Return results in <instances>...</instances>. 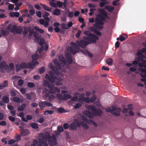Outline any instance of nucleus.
Here are the masks:
<instances>
[{
    "mask_svg": "<svg viewBox=\"0 0 146 146\" xmlns=\"http://www.w3.org/2000/svg\"><path fill=\"white\" fill-rule=\"evenodd\" d=\"M59 62L56 59L53 60V62L55 65V67H53L52 69L54 72L57 75L60 74V70H61L62 72H65L66 70L65 66L66 62L63 55L60 54L58 56Z\"/></svg>",
    "mask_w": 146,
    "mask_h": 146,
    "instance_id": "f257e3e1",
    "label": "nucleus"
},
{
    "mask_svg": "<svg viewBox=\"0 0 146 146\" xmlns=\"http://www.w3.org/2000/svg\"><path fill=\"white\" fill-rule=\"evenodd\" d=\"M105 21V18L100 14H97L95 19L96 23L94 24V26L100 30H102L103 28L102 26L104 25L103 21Z\"/></svg>",
    "mask_w": 146,
    "mask_h": 146,
    "instance_id": "f03ea898",
    "label": "nucleus"
},
{
    "mask_svg": "<svg viewBox=\"0 0 146 146\" xmlns=\"http://www.w3.org/2000/svg\"><path fill=\"white\" fill-rule=\"evenodd\" d=\"M42 137L46 141L47 140L48 141V143L50 146H54L56 145V139L54 135L52 136H50V134L48 133L47 134L45 133V135L42 134Z\"/></svg>",
    "mask_w": 146,
    "mask_h": 146,
    "instance_id": "7ed1b4c3",
    "label": "nucleus"
},
{
    "mask_svg": "<svg viewBox=\"0 0 146 146\" xmlns=\"http://www.w3.org/2000/svg\"><path fill=\"white\" fill-rule=\"evenodd\" d=\"M7 29L9 30L11 32H16L17 33L20 34L22 31L21 27H18L16 25H13L12 24L10 23L7 27Z\"/></svg>",
    "mask_w": 146,
    "mask_h": 146,
    "instance_id": "20e7f679",
    "label": "nucleus"
},
{
    "mask_svg": "<svg viewBox=\"0 0 146 146\" xmlns=\"http://www.w3.org/2000/svg\"><path fill=\"white\" fill-rule=\"evenodd\" d=\"M83 38L84 39L88 41L89 44L96 43L97 42V40L99 39L98 36L92 33L90 34L89 36H85L83 37Z\"/></svg>",
    "mask_w": 146,
    "mask_h": 146,
    "instance_id": "39448f33",
    "label": "nucleus"
},
{
    "mask_svg": "<svg viewBox=\"0 0 146 146\" xmlns=\"http://www.w3.org/2000/svg\"><path fill=\"white\" fill-rule=\"evenodd\" d=\"M49 90V93L50 94H55L56 92L59 93L60 91V89L57 87H55L53 84H50L46 82Z\"/></svg>",
    "mask_w": 146,
    "mask_h": 146,
    "instance_id": "423d86ee",
    "label": "nucleus"
},
{
    "mask_svg": "<svg viewBox=\"0 0 146 146\" xmlns=\"http://www.w3.org/2000/svg\"><path fill=\"white\" fill-rule=\"evenodd\" d=\"M70 44L71 46L70 47V49H67L65 50L66 52L68 51H70V52L73 54L74 55L77 52H78V50L79 48L78 46L76 44V43L72 42L70 43Z\"/></svg>",
    "mask_w": 146,
    "mask_h": 146,
    "instance_id": "0eeeda50",
    "label": "nucleus"
},
{
    "mask_svg": "<svg viewBox=\"0 0 146 146\" xmlns=\"http://www.w3.org/2000/svg\"><path fill=\"white\" fill-rule=\"evenodd\" d=\"M84 39H82L80 41L77 40L76 41V44L80 47L83 48H84L89 44L88 41Z\"/></svg>",
    "mask_w": 146,
    "mask_h": 146,
    "instance_id": "6e6552de",
    "label": "nucleus"
},
{
    "mask_svg": "<svg viewBox=\"0 0 146 146\" xmlns=\"http://www.w3.org/2000/svg\"><path fill=\"white\" fill-rule=\"evenodd\" d=\"M38 105L40 107V109L41 110H43V108L46 107H51L53 105L51 103L48 102L44 101L39 102Z\"/></svg>",
    "mask_w": 146,
    "mask_h": 146,
    "instance_id": "1a4fd4ad",
    "label": "nucleus"
},
{
    "mask_svg": "<svg viewBox=\"0 0 146 146\" xmlns=\"http://www.w3.org/2000/svg\"><path fill=\"white\" fill-rule=\"evenodd\" d=\"M112 114L115 115V116H118L120 115V112L121 109L120 108H116V107L112 106Z\"/></svg>",
    "mask_w": 146,
    "mask_h": 146,
    "instance_id": "9d476101",
    "label": "nucleus"
},
{
    "mask_svg": "<svg viewBox=\"0 0 146 146\" xmlns=\"http://www.w3.org/2000/svg\"><path fill=\"white\" fill-rule=\"evenodd\" d=\"M137 55L138 56L137 57L138 60H140L144 64H146V59H143V58H145V56L143 54L140 52H138L137 54Z\"/></svg>",
    "mask_w": 146,
    "mask_h": 146,
    "instance_id": "9b49d317",
    "label": "nucleus"
},
{
    "mask_svg": "<svg viewBox=\"0 0 146 146\" xmlns=\"http://www.w3.org/2000/svg\"><path fill=\"white\" fill-rule=\"evenodd\" d=\"M57 77L55 75L50 76L48 74H46L45 76V78L47 80H48L52 84L55 82V80Z\"/></svg>",
    "mask_w": 146,
    "mask_h": 146,
    "instance_id": "f8f14e48",
    "label": "nucleus"
},
{
    "mask_svg": "<svg viewBox=\"0 0 146 146\" xmlns=\"http://www.w3.org/2000/svg\"><path fill=\"white\" fill-rule=\"evenodd\" d=\"M87 112L91 115L95 116L97 115L98 116H100L102 113V111L100 110L96 109L95 111L93 113L92 112H90L89 111H87Z\"/></svg>",
    "mask_w": 146,
    "mask_h": 146,
    "instance_id": "ddd939ff",
    "label": "nucleus"
},
{
    "mask_svg": "<svg viewBox=\"0 0 146 146\" xmlns=\"http://www.w3.org/2000/svg\"><path fill=\"white\" fill-rule=\"evenodd\" d=\"M99 14L102 15L105 19V21L106 18L108 19H109V17L108 16L107 13L102 9H99Z\"/></svg>",
    "mask_w": 146,
    "mask_h": 146,
    "instance_id": "4468645a",
    "label": "nucleus"
},
{
    "mask_svg": "<svg viewBox=\"0 0 146 146\" xmlns=\"http://www.w3.org/2000/svg\"><path fill=\"white\" fill-rule=\"evenodd\" d=\"M65 57L67 62L69 64H71L72 62V59L71 55L68 53H66Z\"/></svg>",
    "mask_w": 146,
    "mask_h": 146,
    "instance_id": "2eb2a0df",
    "label": "nucleus"
},
{
    "mask_svg": "<svg viewBox=\"0 0 146 146\" xmlns=\"http://www.w3.org/2000/svg\"><path fill=\"white\" fill-rule=\"evenodd\" d=\"M139 70L141 73L140 75L142 78H146V69L142 68H140L139 69Z\"/></svg>",
    "mask_w": 146,
    "mask_h": 146,
    "instance_id": "dca6fc26",
    "label": "nucleus"
},
{
    "mask_svg": "<svg viewBox=\"0 0 146 146\" xmlns=\"http://www.w3.org/2000/svg\"><path fill=\"white\" fill-rule=\"evenodd\" d=\"M29 130L28 129H23L21 131V135L22 136H24L29 134Z\"/></svg>",
    "mask_w": 146,
    "mask_h": 146,
    "instance_id": "f3484780",
    "label": "nucleus"
},
{
    "mask_svg": "<svg viewBox=\"0 0 146 146\" xmlns=\"http://www.w3.org/2000/svg\"><path fill=\"white\" fill-rule=\"evenodd\" d=\"M43 94L45 98H47L49 96V90L46 88H44L43 90Z\"/></svg>",
    "mask_w": 146,
    "mask_h": 146,
    "instance_id": "a211bd4d",
    "label": "nucleus"
},
{
    "mask_svg": "<svg viewBox=\"0 0 146 146\" xmlns=\"http://www.w3.org/2000/svg\"><path fill=\"white\" fill-rule=\"evenodd\" d=\"M69 127L71 130H76V123L74 122H72L69 126Z\"/></svg>",
    "mask_w": 146,
    "mask_h": 146,
    "instance_id": "6ab92c4d",
    "label": "nucleus"
},
{
    "mask_svg": "<svg viewBox=\"0 0 146 146\" xmlns=\"http://www.w3.org/2000/svg\"><path fill=\"white\" fill-rule=\"evenodd\" d=\"M55 83L56 85L59 86L62 85V83L61 81L62 80V79L60 77H57Z\"/></svg>",
    "mask_w": 146,
    "mask_h": 146,
    "instance_id": "aec40b11",
    "label": "nucleus"
},
{
    "mask_svg": "<svg viewBox=\"0 0 146 146\" xmlns=\"http://www.w3.org/2000/svg\"><path fill=\"white\" fill-rule=\"evenodd\" d=\"M86 107L87 109L90 110L92 111V113H93L96 110V107L94 105H87L86 106Z\"/></svg>",
    "mask_w": 146,
    "mask_h": 146,
    "instance_id": "412c9836",
    "label": "nucleus"
},
{
    "mask_svg": "<svg viewBox=\"0 0 146 146\" xmlns=\"http://www.w3.org/2000/svg\"><path fill=\"white\" fill-rule=\"evenodd\" d=\"M53 14L54 15L59 16L60 15V10L58 9H54Z\"/></svg>",
    "mask_w": 146,
    "mask_h": 146,
    "instance_id": "4be33fe9",
    "label": "nucleus"
},
{
    "mask_svg": "<svg viewBox=\"0 0 146 146\" xmlns=\"http://www.w3.org/2000/svg\"><path fill=\"white\" fill-rule=\"evenodd\" d=\"M128 36L127 35L125 34H123L122 35H120L119 36L120 40L121 41H123Z\"/></svg>",
    "mask_w": 146,
    "mask_h": 146,
    "instance_id": "5701e85b",
    "label": "nucleus"
},
{
    "mask_svg": "<svg viewBox=\"0 0 146 146\" xmlns=\"http://www.w3.org/2000/svg\"><path fill=\"white\" fill-rule=\"evenodd\" d=\"M6 62L5 61H3L1 62L0 64V69H5L6 66H7Z\"/></svg>",
    "mask_w": 146,
    "mask_h": 146,
    "instance_id": "b1692460",
    "label": "nucleus"
},
{
    "mask_svg": "<svg viewBox=\"0 0 146 146\" xmlns=\"http://www.w3.org/2000/svg\"><path fill=\"white\" fill-rule=\"evenodd\" d=\"M106 62L108 65H111L113 64V60L111 58H108L106 59Z\"/></svg>",
    "mask_w": 146,
    "mask_h": 146,
    "instance_id": "393cba45",
    "label": "nucleus"
},
{
    "mask_svg": "<svg viewBox=\"0 0 146 146\" xmlns=\"http://www.w3.org/2000/svg\"><path fill=\"white\" fill-rule=\"evenodd\" d=\"M2 100L4 103H7L9 101V97L6 96H3Z\"/></svg>",
    "mask_w": 146,
    "mask_h": 146,
    "instance_id": "a878e982",
    "label": "nucleus"
},
{
    "mask_svg": "<svg viewBox=\"0 0 146 146\" xmlns=\"http://www.w3.org/2000/svg\"><path fill=\"white\" fill-rule=\"evenodd\" d=\"M105 9H107L108 11L111 12L114 9V7L111 6H106L105 7Z\"/></svg>",
    "mask_w": 146,
    "mask_h": 146,
    "instance_id": "bb28decb",
    "label": "nucleus"
},
{
    "mask_svg": "<svg viewBox=\"0 0 146 146\" xmlns=\"http://www.w3.org/2000/svg\"><path fill=\"white\" fill-rule=\"evenodd\" d=\"M81 125L84 129L87 130L89 128L88 126L83 121L80 122Z\"/></svg>",
    "mask_w": 146,
    "mask_h": 146,
    "instance_id": "cd10ccee",
    "label": "nucleus"
},
{
    "mask_svg": "<svg viewBox=\"0 0 146 146\" xmlns=\"http://www.w3.org/2000/svg\"><path fill=\"white\" fill-rule=\"evenodd\" d=\"M54 113V111L51 110H46L44 111L43 113V114L44 115H51L53 114Z\"/></svg>",
    "mask_w": 146,
    "mask_h": 146,
    "instance_id": "c85d7f7f",
    "label": "nucleus"
},
{
    "mask_svg": "<svg viewBox=\"0 0 146 146\" xmlns=\"http://www.w3.org/2000/svg\"><path fill=\"white\" fill-rule=\"evenodd\" d=\"M26 105L25 104H22L21 106L18 108V110L20 111H23L24 110V108H25Z\"/></svg>",
    "mask_w": 146,
    "mask_h": 146,
    "instance_id": "c756f323",
    "label": "nucleus"
},
{
    "mask_svg": "<svg viewBox=\"0 0 146 146\" xmlns=\"http://www.w3.org/2000/svg\"><path fill=\"white\" fill-rule=\"evenodd\" d=\"M40 4L43 7V8L46 10L48 11H51V8H49V7H47L46 5L44 4H42L40 3Z\"/></svg>",
    "mask_w": 146,
    "mask_h": 146,
    "instance_id": "7c9ffc66",
    "label": "nucleus"
},
{
    "mask_svg": "<svg viewBox=\"0 0 146 146\" xmlns=\"http://www.w3.org/2000/svg\"><path fill=\"white\" fill-rule=\"evenodd\" d=\"M31 127L33 128L34 129H37L38 127V124L36 123H33L31 124Z\"/></svg>",
    "mask_w": 146,
    "mask_h": 146,
    "instance_id": "2f4dec72",
    "label": "nucleus"
},
{
    "mask_svg": "<svg viewBox=\"0 0 146 146\" xmlns=\"http://www.w3.org/2000/svg\"><path fill=\"white\" fill-rule=\"evenodd\" d=\"M20 68H28V64L25 62H22L20 65Z\"/></svg>",
    "mask_w": 146,
    "mask_h": 146,
    "instance_id": "473e14b6",
    "label": "nucleus"
},
{
    "mask_svg": "<svg viewBox=\"0 0 146 146\" xmlns=\"http://www.w3.org/2000/svg\"><path fill=\"white\" fill-rule=\"evenodd\" d=\"M72 97L70 95L68 94H64L63 95V100H67L68 99L71 98Z\"/></svg>",
    "mask_w": 146,
    "mask_h": 146,
    "instance_id": "72a5a7b5",
    "label": "nucleus"
},
{
    "mask_svg": "<svg viewBox=\"0 0 146 146\" xmlns=\"http://www.w3.org/2000/svg\"><path fill=\"white\" fill-rule=\"evenodd\" d=\"M34 29L35 30L38 31L41 33H43L44 32V31L43 30L38 28L37 26H35L34 27Z\"/></svg>",
    "mask_w": 146,
    "mask_h": 146,
    "instance_id": "f704fd0d",
    "label": "nucleus"
},
{
    "mask_svg": "<svg viewBox=\"0 0 146 146\" xmlns=\"http://www.w3.org/2000/svg\"><path fill=\"white\" fill-rule=\"evenodd\" d=\"M42 138L41 139H39L38 140V143L39 144H41L42 145H44V143L45 141H46L42 137H41Z\"/></svg>",
    "mask_w": 146,
    "mask_h": 146,
    "instance_id": "c9c22d12",
    "label": "nucleus"
},
{
    "mask_svg": "<svg viewBox=\"0 0 146 146\" xmlns=\"http://www.w3.org/2000/svg\"><path fill=\"white\" fill-rule=\"evenodd\" d=\"M93 32L98 36H101L102 35L100 32L96 29H94L93 30Z\"/></svg>",
    "mask_w": 146,
    "mask_h": 146,
    "instance_id": "e433bc0d",
    "label": "nucleus"
},
{
    "mask_svg": "<svg viewBox=\"0 0 146 146\" xmlns=\"http://www.w3.org/2000/svg\"><path fill=\"white\" fill-rule=\"evenodd\" d=\"M57 112L59 113H64L66 112L65 109L63 108H60L57 110Z\"/></svg>",
    "mask_w": 146,
    "mask_h": 146,
    "instance_id": "4c0bfd02",
    "label": "nucleus"
},
{
    "mask_svg": "<svg viewBox=\"0 0 146 146\" xmlns=\"http://www.w3.org/2000/svg\"><path fill=\"white\" fill-rule=\"evenodd\" d=\"M56 97L59 100H63V96L61 94H57L56 95Z\"/></svg>",
    "mask_w": 146,
    "mask_h": 146,
    "instance_id": "58836bf2",
    "label": "nucleus"
},
{
    "mask_svg": "<svg viewBox=\"0 0 146 146\" xmlns=\"http://www.w3.org/2000/svg\"><path fill=\"white\" fill-rule=\"evenodd\" d=\"M39 55L38 54H36L35 55H33L32 56V60H37L38 58Z\"/></svg>",
    "mask_w": 146,
    "mask_h": 146,
    "instance_id": "ea45409f",
    "label": "nucleus"
},
{
    "mask_svg": "<svg viewBox=\"0 0 146 146\" xmlns=\"http://www.w3.org/2000/svg\"><path fill=\"white\" fill-rule=\"evenodd\" d=\"M34 36L37 40L39 39V34L37 32H34Z\"/></svg>",
    "mask_w": 146,
    "mask_h": 146,
    "instance_id": "a19ab883",
    "label": "nucleus"
},
{
    "mask_svg": "<svg viewBox=\"0 0 146 146\" xmlns=\"http://www.w3.org/2000/svg\"><path fill=\"white\" fill-rule=\"evenodd\" d=\"M96 98V96L95 95H94L91 97L90 99L91 102H94Z\"/></svg>",
    "mask_w": 146,
    "mask_h": 146,
    "instance_id": "79ce46f5",
    "label": "nucleus"
},
{
    "mask_svg": "<svg viewBox=\"0 0 146 146\" xmlns=\"http://www.w3.org/2000/svg\"><path fill=\"white\" fill-rule=\"evenodd\" d=\"M108 4V2H101L100 4V6L101 7H104L106 4Z\"/></svg>",
    "mask_w": 146,
    "mask_h": 146,
    "instance_id": "37998d69",
    "label": "nucleus"
},
{
    "mask_svg": "<svg viewBox=\"0 0 146 146\" xmlns=\"http://www.w3.org/2000/svg\"><path fill=\"white\" fill-rule=\"evenodd\" d=\"M141 61L140 60H138L137 57L136 58V60H135L132 62V64L134 65H137Z\"/></svg>",
    "mask_w": 146,
    "mask_h": 146,
    "instance_id": "c03bdc74",
    "label": "nucleus"
},
{
    "mask_svg": "<svg viewBox=\"0 0 146 146\" xmlns=\"http://www.w3.org/2000/svg\"><path fill=\"white\" fill-rule=\"evenodd\" d=\"M1 33L2 35H7L9 34L8 31L3 29L1 30Z\"/></svg>",
    "mask_w": 146,
    "mask_h": 146,
    "instance_id": "a18cd8bd",
    "label": "nucleus"
},
{
    "mask_svg": "<svg viewBox=\"0 0 146 146\" xmlns=\"http://www.w3.org/2000/svg\"><path fill=\"white\" fill-rule=\"evenodd\" d=\"M90 101V99L89 97H84L83 101L87 103H89Z\"/></svg>",
    "mask_w": 146,
    "mask_h": 146,
    "instance_id": "49530a36",
    "label": "nucleus"
},
{
    "mask_svg": "<svg viewBox=\"0 0 146 146\" xmlns=\"http://www.w3.org/2000/svg\"><path fill=\"white\" fill-rule=\"evenodd\" d=\"M55 96L53 95H51L49 96L48 100L50 102H51L52 100H54L55 98Z\"/></svg>",
    "mask_w": 146,
    "mask_h": 146,
    "instance_id": "de8ad7c7",
    "label": "nucleus"
},
{
    "mask_svg": "<svg viewBox=\"0 0 146 146\" xmlns=\"http://www.w3.org/2000/svg\"><path fill=\"white\" fill-rule=\"evenodd\" d=\"M34 84L33 82H29L28 83L27 86L29 88H31L34 87Z\"/></svg>",
    "mask_w": 146,
    "mask_h": 146,
    "instance_id": "09e8293b",
    "label": "nucleus"
},
{
    "mask_svg": "<svg viewBox=\"0 0 146 146\" xmlns=\"http://www.w3.org/2000/svg\"><path fill=\"white\" fill-rule=\"evenodd\" d=\"M13 100L15 102H18L20 101V99L18 97H14L13 99Z\"/></svg>",
    "mask_w": 146,
    "mask_h": 146,
    "instance_id": "8fccbe9b",
    "label": "nucleus"
},
{
    "mask_svg": "<svg viewBox=\"0 0 146 146\" xmlns=\"http://www.w3.org/2000/svg\"><path fill=\"white\" fill-rule=\"evenodd\" d=\"M24 83V81L22 79H20L18 81V84L19 86H21Z\"/></svg>",
    "mask_w": 146,
    "mask_h": 146,
    "instance_id": "3c124183",
    "label": "nucleus"
},
{
    "mask_svg": "<svg viewBox=\"0 0 146 146\" xmlns=\"http://www.w3.org/2000/svg\"><path fill=\"white\" fill-rule=\"evenodd\" d=\"M58 131L59 132H62L64 131L63 127L61 126H58Z\"/></svg>",
    "mask_w": 146,
    "mask_h": 146,
    "instance_id": "603ef678",
    "label": "nucleus"
},
{
    "mask_svg": "<svg viewBox=\"0 0 146 146\" xmlns=\"http://www.w3.org/2000/svg\"><path fill=\"white\" fill-rule=\"evenodd\" d=\"M5 69L6 70L7 72H11V71L12 70H11V68H10V67L8 65L6 66V67Z\"/></svg>",
    "mask_w": 146,
    "mask_h": 146,
    "instance_id": "864d4df0",
    "label": "nucleus"
},
{
    "mask_svg": "<svg viewBox=\"0 0 146 146\" xmlns=\"http://www.w3.org/2000/svg\"><path fill=\"white\" fill-rule=\"evenodd\" d=\"M82 105L80 103H77L74 106V108L75 109H77L79 108L82 106Z\"/></svg>",
    "mask_w": 146,
    "mask_h": 146,
    "instance_id": "5fc2aeb1",
    "label": "nucleus"
},
{
    "mask_svg": "<svg viewBox=\"0 0 146 146\" xmlns=\"http://www.w3.org/2000/svg\"><path fill=\"white\" fill-rule=\"evenodd\" d=\"M36 15L39 18L41 17V12L40 11H37L36 12Z\"/></svg>",
    "mask_w": 146,
    "mask_h": 146,
    "instance_id": "6e6d98bb",
    "label": "nucleus"
},
{
    "mask_svg": "<svg viewBox=\"0 0 146 146\" xmlns=\"http://www.w3.org/2000/svg\"><path fill=\"white\" fill-rule=\"evenodd\" d=\"M32 63L33 66H35L36 65H38L39 64V62L38 61H36V60H32Z\"/></svg>",
    "mask_w": 146,
    "mask_h": 146,
    "instance_id": "4d7b16f0",
    "label": "nucleus"
},
{
    "mask_svg": "<svg viewBox=\"0 0 146 146\" xmlns=\"http://www.w3.org/2000/svg\"><path fill=\"white\" fill-rule=\"evenodd\" d=\"M45 68L44 67H42L39 70L40 74H42L44 71Z\"/></svg>",
    "mask_w": 146,
    "mask_h": 146,
    "instance_id": "13d9d810",
    "label": "nucleus"
},
{
    "mask_svg": "<svg viewBox=\"0 0 146 146\" xmlns=\"http://www.w3.org/2000/svg\"><path fill=\"white\" fill-rule=\"evenodd\" d=\"M57 4L58 7H61L63 5V3L59 1H58L57 2Z\"/></svg>",
    "mask_w": 146,
    "mask_h": 146,
    "instance_id": "bf43d9fd",
    "label": "nucleus"
},
{
    "mask_svg": "<svg viewBox=\"0 0 146 146\" xmlns=\"http://www.w3.org/2000/svg\"><path fill=\"white\" fill-rule=\"evenodd\" d=\"M63 126L64 129H67L68 128L69 126L68 123H64L63 124Z\"/></svg>",
    "mask_w": 146,
    "mask_h": 146,
    "instance_id": "052dcab7",
    "label": "nucleus"
},
{
    "mask_svg": "<svg viewBox=\"0 0 146 146\" xmlns=\"http://www.w3.org/2000/svg\"><path fill=\"white\" fill-rule=\"evenodd\" d=\"M106 111L107 112H110L112 114V107H108L105 109Z\"/></svg>",
    "mask_w": 146,
    "mask_h": 146,
    "instance_id": "680f3d73",
    "label": "nucleus"
},
{
    "mask_svg": "<svg viewBox=\"0 0 146 146\" xmlns=\"http://www.w3.org/2000/svg\"><path fill=\"white\" fill-rule=\"evenodd\" d=\"M61 27L62 29H67V28H66V25L64 23H62L61 25Z\"/></svg>",
    "mask_w": 146,
    "mask_h": 146,
    "instance_id": "e2e57ef3",
    "label": "nucleus"
},
{
    "mask_svg": "<svg viewBox=\"0 0 146 146\" xmlns=\"http://www.w3.org/2000/svg\"><path fill=\"white\" fill-rule=\"evenodd\" d=\"M14 5L13 4H10L8 6V8L9 10H12L13 9Z\"/></svg>",
    "mask_w": 146,
    "mask_h": 146,
    "instance_id": "0e129e2a",
    "label": "nucleus"
},
{
    "mask_svg": "<svg viewBox=\"0 0 146 146\" xmlns=\"http://www.w3.org/2000/svg\"><path fill=\"white\" fill-rule=\"evenodd\" d=\"M7 123L5 121H2L0 122V125L5 126Z\"/></svg>",
    "mask_w": 146,
    "mask_h": 146,
    "instance_id": "69168bd1",
    "label": "nucleus"
},
{
    "mask_svg": "<svg viewBox=\"0 0 146 146\" xmlns=\"http://www.w3.org/2000/svg\"><path fill=\"white\" fill-rule=\"evenodd\" d=\"M81 32V31H78V33L76 35V37L78 38H79L80 36Z\"/></svg>",
    "mask_w": 146,
    "mask_h": 146,
    "instance_id": "338daca9",
    "label": "nucleus"
},
{
    "mask_svg": "<svg viewBox=\"0 0 146 146\" xmlns=\"http://www.w3.org/2000/svg\"><path fill=\"white\" fill-rule=\"evenodd\" d=\"M9 119L11 121H14L15 118L14 117L11 116H9Z\"/></svg>",
    "mask_w": 146,
    "mask_h": 146,
    "instance_id": "774afa93",
    "label": "nucleus"
}]
</instances>
